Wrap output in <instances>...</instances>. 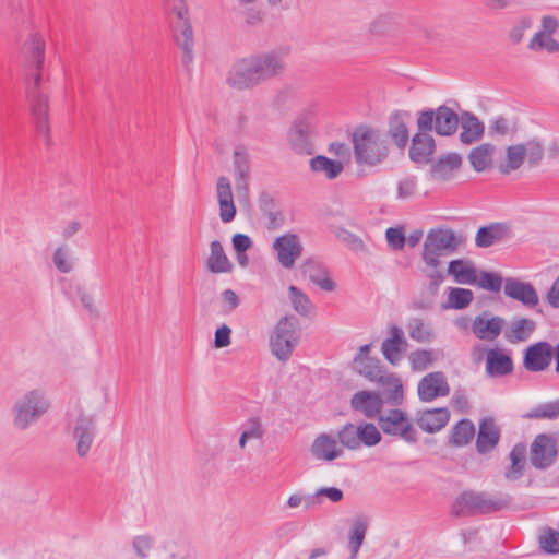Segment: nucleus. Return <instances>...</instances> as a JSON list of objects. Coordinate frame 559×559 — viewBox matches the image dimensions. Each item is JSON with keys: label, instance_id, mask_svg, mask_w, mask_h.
<instances>
[{"label": "nucleus", "instance_id": "7ed1b4c3", "mask_svg": "<svg viewBox=\"0 0 559 559\" xmlns=\"http://www.w3.org/2000/svg\"><path fill=\"white\" fill-rule=\"evenodd\" d=\"M355 162L358 166L377 167L384 163L390 144L380 130L360 124L352 133Z\"/></svg>", "mask_w": 559, "mask_h": 559}, {"label": "nucleus", "instance_id": "5701e85b", "mask_svg": "<svg viewBox=\"0 0 559 559\" xmlns=\"http://www.w3.org/2000/svg\"><path fill=\"white\" fill-rule=\"evenodd\" d=\"M407 341L404 337V332L397 325H391L390 337L385 338L381 345V352L384 358L391 365H397L402 360V354L406 350Z\"/></svg>", "mask_w": 559, "mask_h": 559}, {"label": "nucleus", "instance_id": "f8f14e48", "mask_svg": "<svg viewBox=\"0 0 559 559\" xmlns=\"http://www.w3.org/2000/svg\"><path fill=\"white\" fill-rule=\"evenodd\" d=\"M378 421L384 433L399 437L408 443L417 441L416 430L404 411L391 409L386 415H379Z\"/></svg>", "mask_w": 559, "mask_h": 559}, {"label": "nucleus", "instance_id": "0e129e2a", "mask_svg": "<svg viewBox=\"0 0 559 559\" xmlns=\"http://www.w3.org/2000/svg\"><path fill=\"white\" fill-rule=\"evenodd\" d=\"M416 191V178L406 177L400 180L397 185V197L400 199H407L415 194Z\"/></svg>", "mask_w": 559, "mask_h": 559}, {"label": "nucleus", "instance_id": "bf43d9fd", "mask_svg": "<svg viewBox=\"0 0 559 559\" xmlns=\"http://www.w3.org/2000/svg\"><path fill=\"white\" fill-rule=\"evenodd\" d=\"M525 157L531 166H536L543 158L544 150L539 141L531 140L524 144Z\"/></svg>", "mask_w": 559, "mask_h": 559}, {"label": "nucleus", "instance_id": "37998d69", "mask_svg": "<svg viewBox=\"0 0 559 559\" xmlns=\"http://www.w3.org/2000/svg\"><path fill=\"white\" fill-rule=\"evenodd\" d=\"M475 435V427L469 419H461L452 429L449 443L455 447L466 445Z\"/></svg>", "mask_w": 559, "mask_h": 559}, {"label": "nucleus", "instance_id": "864d4df0", "mask_svg": "<svg viewBox=\"0 0 559 559\" xmlns=\"http://www.w3.org/2000/svg\"><path fill=\"white\" fill-rule=\"evenodd\" d=\"M539 544L542 549L547 554H558L559 552V532L551 528L546 527L543 530L539 535Z\"/></svg>", "mask_w": 559, "mask_h": 559}, {"label": "nucleus", "instance_id": "f704fd0d", "mask_svg": "<svg viewBox=\"0 0 559 559\" xmlns=\"http://www.w3.org/2000/svg\"><path fill=\"white\" fill-rule=\"evenodd\" d=\"M301 272L313 284L321 289L332 292L335 288L334 282L329 277L328 271L313 260H308L301 265Z\"/></svg>", "mask_w": 559, "mask_h": 559}, {"label": "nucleus", "instance_id": "39448f33", "mask_svg": "<svg viewBox=\"0 0 559 559\" xmlns=\"http://www.w3.org/2000/svg\"><path fill=\"white\" fill-rule=\"evenodd\" d=\"M50 403L43 391L34 389L25 393L12 406V424L24 431L35 424L49 409Z\"/></svg>", "mask_w": 559, "mask_h": 559}, {"label": "nucleus", "instance_id": "6e6552de", "mask_svg": "<svg viewBox=\"0 0 559 559\" xmlns=\"http://www.w3.org/2000/svg\"><path fill=\"white\" fill-rule=\"evenodd\" d=\"M506 503L486 492L463 491L452 506V513L456 518L475 514H488L501 510Z\"/></svg>", "mask_w": 559, "mask_h": 559}, {"label": "nucleus", "instance_id": "a19ab883", "mask_svg": "<svg viewBox=\"0 0 559 559\" xmlns=\"http://www.w3.org/2000/svg\"><path fill=\"white\" fill-rule=\"evenodd\" d=\"M495 146L490 143H483L474 147L468 154V160L475 171H484L492 160Z\"/></svg>", "mask_w": 559, "mask_h": 559}, {"label": "nucleus", "instance_id": "c756f323", "mask_svg": "<svg viewBox=\"0 0 559 559\" xmlns=\"http://www.w3.org/2000/svg\"><path fill=\"white\" fill-rule=\"evenodd\" d=\"M462 165V157L457 153H449L438 158L430 168V176L435 180H449L453 173Z\"/></svg>", "mask_w": 559, "mask_h": 559}, {"label": "nucleus", "instance_id": "8fccbe9b", "mask_svg": "<svg viewBox=\"0 0 559 559\" xmlns=\"http://www.w3.org/2000/svg\"><path fill=\"white\" fill-rule=\"evenodd\" d=\"M504 283L502 276L498 273L480 271L479 276L477 275V283L480 288L498 293L500 292L502 284Z\"/></svg>", "mask_w": 559, "mask_h": 559}, {"label": "nucleus", "instance_id": "cd10ccee", "mask_svg": "<svg viewBox=\"0 0 559 559\" xmlns=\"http://www.w3.org/2000/svg\"><path fill=\"white\" fill-rule=\"evenodd\" d=\"M510 236V227L504 223H492L481 226L475 237V245L478 248H489Z\"/></svg>", "mask_w": 559, "mask_h": 559}, {"label": "nucleus", "instance_id": "a878e982", "mask_svg": "<svg viewBox=\"0 0 559 559\" xmlns=\"http://www.w3.org/2000/svg\"><path fill=\"white\" fill-rule=\"evenodd\" d=\"M488 312L477 316L473 322L472 329L478 338L493 341L500 335L504 319L501 317L488 318Z\"/></svg>", "mask_w": 559, "mask_h": 559}, {"label": "nucleus", "instance_id": "4d7b16f0", "mask_svg": "<svg viewBox=\"0 0 559 559\" xmlns=\"http://www.w3.org/2000/svg\"><path fill=\"white\" fill-rule=\"evenodd\" d=\"M52 261L61 273H70L73 269L72 263L69 261V249L66 246H60L55 250Z\"/></svg>", "mask_w": 559, "mask_h": 559}, {"label": "nucleus", "instance_id": "aec40b11", "mask_svg": "<svg viewBox=\"0 0 559 559\" xmlns=\"http://www.w3.org/2000/svg\"><path fill=\"white\" fill-rule=\"evenodd\" d=\"M430 131H419L413 136L409 146V158L417 164H428L436 151L435 139Z\"/></svg>", "mask_w": 559, "mask_h": 559}, {"label": "nucleus", "instance_id": "f3484780", "mask_svg": "<svg viewBox=\"0 0 559 559\" xmlns=\"http://www.w3.org/2000/svg\"><path fill=\"white\" fill-rule=\"evenodd\" d=\"M552 347L548 342H537L524 350L523 366L527 371H544L550 365Z\"/></svg>", "mask_w": 559, "mask_h": 559}, {"label": "nucleus", "instance_id": "6e6d98bb", "mask_svg": "<svg viewBox=\"0 0 559 559\" xmlns=\"http://www.w3.org/2000/svg\"><path fill=\"white\" fill-rule=\"evenodd\" d=\"M407 329L409 337L416 342L426 343L432 337L431 331L425 328L424 321L419 318L411 320Z\"/></svg>", "mask_w": 559, "mask_h": 559}, {"label": "nucleus", "instance_id": "f03ea898", "mask_svg": "<svg viewBox=\"0 0 559 559\" xmlns=\"http://www.w3.org/2000/svg\"><path fill=\"white\" fill-rule=\"evenodd\" d=\"M285 69L276 51L253 55L237 60L228 71L226 82L237 91L251 90L280 75Z\"/></svg>", "mask_w": 559, "mask_h": 559}, {"label": "nucleus", "instance_id": "7c9ffc66", "mask_svg": "<svg viewBox=\"0 0 559 559\" xmlns=\"http://www.w3.org/2000/svg\"><path fill=\"white\" fill-rule=\"evenodd\" d=\"M311 453L318 460L333 461L342 455L343 450L337 447L335 438L328 433H321L314 439Z\"/></svg>", "mask_w": 559, "mask_h": 559}, {"label": "nucleus", "instance_id": "5fc2aeb1", "mask_svg": "<svg viewBox=\"0 0 559 559\" xmlns=\"http://www.w3.org/2000/svg\"><path fill=\"white\" fill-rule=\"evenodd\" d=\"M337 438L343 447L349 450L359 449L357 426H355L354 424L348 423L344 425L343 428L338 431Z\"/></svg>", "mask_w": 559, "mask_h": 559}, {"label": "nucleus", "instance_id": "4c0bfd02", "mask_svg": "<svg viewBox=\"0 0 559 559\" xmlns=\"http://www.w3.org/2000/svg\"><path fill=\"white\" fill-rule=\"evenodd\" d=\"M448 273L452 275L456 283L475 285L477 283V270L471 261L452 260L448 266Z\"/></svg>", "mask_w": 559, "mask_h": 559}, {"label": "nucleus", "instance_id": "a211bd4d", "mask_svg": "<svg viewBox=\"0 0 559 559\" xmlns=\"http://www.w3.org/2000/svg\"><path fill=\"white\" fill-rule=\"evenodd\" d=\"M383 389L385 395V402L393 405L400 406L404 400L403 384L399 377L394 373L389 372L384 367L374 377L373 381Z\"/></svg>", "mask_w": 559, "mask_h": 559}, {"label": "nucleus", "instance_id": "680f3d73", "mask_svg": "<svg viewBox=\"0 0 559 559\" xmlns=\"http://www.w3.org/2000/svg\"><path fill=\"white\" fill-rule=\"evenodd\" d=\"M532 26L530 17L520 19L509 32V39L512 44H520L523 39L524 32Z\"/></svg>", "mask_w": 559, "mask_h": 559}, {"label": "nucleus", "instance_id": "9d476101", "mask_svg": "<svg viewBox=\"0 0 559 559\" xmlns=\"http://www.w3.org/2000/svg\"><path fill=\"white\" fill-rule=\"evenodd\" d=\"M314 126L310 116H298L287 131V143L289 148L297 155H312Z\"/></svg>", "mask_w": 559, "mask_h": 559}, {"label": "nucleus", "instance_id": "de8ad7c7", "mask_svg": "<svg viewBox=\"0 0 559 559\" xmlns=\"http://www.w3.org/2000/svg\"><path fill=\"white\" fill-rule=\"evenodd\" d=\"M366 532H367L366 519L356 518L353 521V526H352V531L349 534V540H348V547H349L353 558L357 555V552L365 539Z\"/></svg>", "mask_w": 559, "mask_h": 559}, {"label": "nucleus", "instance_id": "473e14b6", "mask_svg": "<svg viewBox=\"0 0 559 559\" xmlns=\"http://www.w3.org/2000/svg\"><path fill=\"white\" fill-rule=\"evenodd\" d=\"M513 371V361L509 355L497 348L489 349L486 358V372L490 377H503Z\"/></svg>", "mask_w": 559, "mask_h": 559}, {"label": "nucleus", "instance_id": "ea45409f", "mask_svg": "<svg viewBox=\"0 0 559 559\" xmlns=\"http://www.w3.org/2000/svg\"><path fill=\"white\" fill-rule=\"evenodd\" d=\"M402 20L396 12L382 13L370 23L369 31L376 35L389 34L400 28Z\"/></svg>", "mask_w": 559, "mask_h": 559}, {"label": "nucleus", "instance_id": "dca6fc26", "mask_svg": "<svg viewBox=\"0 0 559 559\" xmlns=\"http://www.w3.org/2000/svg\"><path fill=\"white\" fill-rule=\"evenodd\" d=\"M503 293L507 297L520 301L527 308H534L539 302L535 287L531 283L515 277L504 280Z\"/></svg>", "mask_w": 559, "mask_h": 559}, {"label": "nucleus", "instance_id": "c9c22d12", "mask_svg": "<svg viewBox=\"0 0 559 559\" xmlns=\"http://www.w3.org/2000/svg\"><path fill=\"white\" fill-rule=\"evenodd\" d=\"M536 329L535 321L527 318L513 320L504 331V337L511 344L525 342Z\"/></svg>", "mask_w": 559, "mask_h": 559}, {"label": "nucleus", "instance_id": "4468645a", "mask_svg": "<svg viewBox=\"0 0 559 559\" xmlns=\"http://www.w3.org/2000/svg\"><path fill=\"white\" fill-rule=\"evenodd\" d=\"M449 393L450 385L442 371L426 374L417 385V394L421 402H431L437 397L447 396Z\"/></svg>", "mask_w": 559, "mask_h": 559}, {"label": "nucleus", "instance_id": "79ce46f5", "mask_svg": "<svg viewBox=\"0 0 559 559\" xmlns=\"http://www.w3.org/2000/svg\"><path fill=\"white\" fill-rule=\"evenodd\" d=\"M506 153V163L499 166V170L502 175H509L518 170L525 160L524 144L510 145L507 147Z\"/></svg>", "mask_w": 559, "mask_h": 559}, {"label": "nucleus", "instance_id": "a18cd8bd", "mask_svg": "<svg viewBox=\"0 0 559 559\" xmlns=\"http://www.w3.org/2000/svg\"><path fill=\"white\" fill-rule=\"evenodd\" d=\"M474 299V293L467 288L450 287L448 302L443 308L464 309L471 305Z\"/></svg>", "mask_w": 559, "mask_h": 559}, {"label": "nucleus", "instance_id": "2f4dec72", "mask_svg": "<svg viewBox=\"0 0 559 559\" xmlns=\"http://www.w3.org/2000/svg\"><path fill=\"white\" fill-rule=\"evenodd\" d=\"M233 165L237 190H247L250 178V156L245 147H237L234 151Z\"/></svg>", "mask_w": 559, "mask_h": 559}, {"label": "nucleus", "instance_id": "49530a36", "mask_svg": "<svg viewBox=\"0 0 559 559\" xmlns=\"http://www.w3.org/2000/svg\"><path fill=\"white\" fill-rule=\"evenodd\" d=\"M411 369L415 372L424 371L437 360L433 349H416L408 356Z\"/></svg>", "mask_w": 559, "mask_h": 559}, {"label": "nucleus", "instance_id": "423d86ee", "mask_svg": "<svg viewBox=\"0 0 559 559\" xmlns=\"http://www.w3.org/2000/svg\"><path fill=\"white\" fill-rule=\"evenodd\" d=\"M464 242L450 228H432L428 231L421 252L423 261L430 267L440 265L439 258L447 253H453Z\"/></svg>", "mask_w": 559, "mask_h": 559}, {"label": "nucleus", "instance_id": "0eeeda50", "mask_svg": "<svg viewBox=\"0 0 559 559\" xmlns=\"http://www.w3.org/2000/svg\"><path fill=\"white\" fill-rule=\"evenodd\" d=\"M459 115L445 105L437 109H424L417 114V129L419 131H435L438 135H453L460 124Z\"/></svg>", "mask_w": 559, "mask_h": 559}, {"label": "nucleus", "instance_id": "f257e3e1", "mask_svg": "<svg viewBox=\"0 0 559 559\" xmlns=\"http://www.w3.org/2000/svg\"><path fill=\"white\" fill-rule=\"evenodd\" d=\"M24 59L25 96L34 118L37 131L49 136V98L41 91L45 63V41L38 34H31L22 46Z\"/></svg>", "mask_w": 559, "mask_h": 559}, {"label": "nucleus", "instance_id": "603ef678", "mask_svg": "<svg viewBox=\"0 0 559 559\" xmlns=\"http://www.w3.org/2000/svg\"><path fill=\"white\" fill-rule=\"evenodd\" d=\"M526 418H547V419H556L559 418V400L554 402H548L542 404L535 408H533L530 413L525 415Z\"/></svg>", "mask_w": 559, "mask_h": 559}, {"label": "nucleus", "instance_id": "c03bdc74", "mask_svg": "<svg viewBox=\"0 0 559 559\" xmlns=\"http://www.w3.org/2000/svg\"><path fill=\"white\" fill-rule=\"evenodd\" d=\"M354 364L357 372L370 382L373 381L374 377L383 368L379 359L369 356H356Z\"/></svg>", "mask_w": 559, "mask_h": 559}, {"label": "nucleus", "instance_id": "72a5a7b5", "mask_svg": "<svg viewBox=\"0 0 559 559\" xmlns=\"http://www.w3.org/2000/svg\"><path fill=\"white\" fill-rule=\"evenodd\" d=\"M527 448L524 442H519L512 448L509 459L510 466L504 472V477L508 480H518L524 475V467L526 464Z\"/></svg>", "mask_w": 559, "mask_h": 559}, {"label": "nucleus", "instance_id": "9b49d317", "mask_svg": "<svg viewBox=\"0 0 559 559\" xmlns=\"http://www.w3.org/2000/svg\"><path fill=\"white\" fill-rule=\"evenodd\" d=\"M558 456V440L549 433H538L530 445V463L539 471L548 469Z\"/></svg>", "mask_w": 559, "mask_h": 559}, {"label": "nucleus", "instance_id": "393cba45", "mask_svg": "<svg viewBox=\"0 0 559 559\" xmlns=\"http://www.w3.org/2000/svg\"><path fill=\"white\" fill-rule=\"evenodd\" d=\"M409 117V112L404 110H394L388 121V135L394 142V144L403 150L406 147L409 134L406 126V119Z\"/></svg>", "mask_w": 559, "mask_h": 559}, {"label": "nucleus", "instance_id": "3c124183", "mask_svg": "<svg viewBox=\"0 0 559 559\" xmlns=\"http://www.w3.org/2000/svg\"><path fill=\"white\" fill-rule=\"evenodd\" d=\"M288 292L294 309L299 314L307 316L312 309V304L308 296L294 285L289 286Z\"/></svg>", "mask_w": 559, "mask_h": 559}, {"label": "nucleus", "instance_id": "20e7f679", "mask_svg": "<svg viewBox=\"0 0 559 559\" xmlns=\"http://www.w3.org/2000/svg\"><path fill=\"white\" fill-rule=\"evenodd\" d=\"M169 24L173 38L182 50V66L189 71L193 61L194 39L189 10L185 0L173 1Z\"/></svg>", "mask_w": 559, "mask_h": 559}, {"label": "nucleus", "instance_id": "bb28decb", "mask_svg": "<svg viewBox=\"0 0 559 559\" xmlns=\"http://www.w3.org/2000/svg\"><path fill=\"white\" fill-rule=\"evenodd\" d=\"M450 412L447 407L426 409L418 414V427L428 433L440 431L449 423Z\"/></svg>", "mask_w": 559, "mask_h": 559}, {"label": "nucleus", "instance_id": "338daca9", "mask_svg": "<svg viewBox=\"0 0 559 559\" xmlns=\"http://www.w3.org/2000/svg\"><path fill=\"white\" fill-rule=\"evenodd\" d=\"M230 334L231 330L227 325L223 324L222 326H219L215 331L214 346L216 348H223L228 346L230 344Z\"/></svg>", "mask_w": 559, "mask_h": 559}, {"label": "nucleus", "instance_id": "58836bf2", "mask_svg": "<svg viewBox=\"0 0 559 559\" xmlns=\"http://www.w3.org/2000/svg\"><path fill=\"white\" fill-rule=\"evenodd\" d=\"M309 166L313 173L323 174L330 180L337 178L344 169L342 162L331 159L324 155L312 157Z\"/></svg>", "mask_w": 559, "mask_h": 559}, {"label": "nucleus", "instance_id": "e433bc0d", "mask_svg": "<svg viewBox=\"0 0 559 559\" xmlns=\"http://www.w3.org/2000/svg\"><path fill=\"white\" fill-rule=\"evenodd\" d=\"M206 267L211 273H228L233 270V264L224 252L223 246L218 240L210 243V255L206 260Z\"/></svg>", "mask_w": 559, "mask_h": 559}, {"label": "nucleus", "instance_id": "e2e57ef3", "mask_svg": "<svg viewBox=\"0 0 559 559\" xmlns=\"http://www.w3.org/2000/svg\"><path fill=\"white\" fill-rule=\"evenodd\" d=\"M243 432L248 435L250 439H262L265 430L263 428L262 421L259 417H250L243 424Z\"/></svg>", "mask_w": 559, "mask_h": 559}, {"label": "nucleus", "instance_id": "412c9836", "mask_svg": "<svg viewBox=\"0 0 559 559\" xmlns=\"http://www.w3.org/2000/svg\"><path fill=\"white\" fill-rule=\"evenodd\" d=\"M383 400L380 394L371 391H359L352 395L350 406L354 411L364 414L367 418L381 415Z\"/></svg>", "mask_w": 559, "mask_h": 559}, {"label": "nucleus", "instance_id": "052dcab7", "mask_svg": "<svg viewBox=\"0 0 559 559\" xmlns=\"http://www.w3.org/2000/svg\"><path fill=\"white\" fill-rule=\"evenodd\" d=\"M386 241L393 250H402L405 246L406 238L401 227H389L385 231Z\"/></svg>", "mask_w": 559, "mask_h": 559}, {"label": "nucleus", "instance_id": "09e8293b", "mask_svg": "<svg viewBox=\"0 0 559 559\" xmlns=\"http://www.w3.org/2000/svg\"><path fill=\"white\" fill-rule=\"evenodd\" d=\"M357 437L359 447L365 444L366 447H373L381 441V435L377 427L370 423H364L357 426Z\"/></svg>", "mask_w": 559, "mask_h": 559}, {"label": "nucleus", "instance_id": "4be33fe9", "mask_svg": "<svg viewBox=\"0 0 559 559\" xmlns=\"http://www.w3.org/2000/svg\"><path fill=\"white\" fill-rule=\"evenodd\" d=\"M500 428L492 417H485L479 423L476 449L479 454L491 452L499 443Z\"/></svg>", "mask_w": 559, "mask_h": 559}, {"label": "nucleus", "instance_id": "ddd939ff", "mask_svg": "<svg viewBox=\"0 0 559 559\" xmlns=\"http://www.w3.org/2000/svg\"><path fill=\"white\" fill-rule=\"evenodd\" d=\"M277 261L284 269H292L302 254V243L296 234L287 233L277 237L273 242Z\"/></svg>", "mask_w": 559, "mask_h": 559}, {"label": "nucleus", "instance_id": "1a4fd4ad", "mask_svg": "<svg viewBox=\"0 0 559 559\" xmlns=\"http://www.w3.org/2000/svg\"><path fill=\"white\" fill-rule=\"evenodd\" d=\"M298 320L294 316H285L277 322L270 338L272 354L281 361H286L296 347L298 335Z\"/></svg>", "mask_w": 559, "mask_h": 559}, {"label": "nucleus", "instance_id": "2eb2a0df", "mask_svg": "<svg viewBox=\"0 0 559 559\" xmlns=\"http://www.w3.org/2000/svg\"><path fill=\"white\" fill-rule=\"evenodd\" d=\"M73 438L76 441V453L80 457L87 455L95 438V418L87 416L83 412L79 416L73 426Z\"/></svg>", "mask_w": 559, "mask_h": 559}, {"label": "nucleus", "instance_id": "6ab92c4d", "mask_svg": "<svg viewBox=\"0 0 559 559\" xmlns=\"http://www.w3.org/2000/svg\"><path fill=\"white\" fill-rule=\"evenodd\" d=\"M383 389L385 395V402L393 405L400 406L404 400L403 384L399 377L394 373L389 372L384 367L374 377L373 381Z\"/></svg>", "mask_w": 559, "mask_h": 559}, {"label": "nucleus", "instance_id": "c85d7f7f", "mask_svg": "<svg viewBox=\"0 0 559 559\" xmlns=\"http://www.w3.org/2000/svg\"><path fill=\"white\" fill-rule=\"evenodd\" d=\"M462 131L460 133V141L463 144H473L481 139L484 135V123L472 112L464 111L460 119Z\"/></svg>", "mask_w": 559, "mask_h": 559}, {"label": "nucleus", "instance_id": "b1692460", "mask_svg": "<svg viewBox=\"0 0 559 559\" xmlns=\"http://www.w3.org/2000/svg\"><path fill=\"white\" fill-rule=\"evenodd\" d=\"M216 195L222 222H231L236 216V206L234 203L231 185L227 177H218L216 182Z\"/></svg>", "mask_w": 559, "mask_h": 559}, {"label": "nucleus", "instance_id": "13d9d810", "mask_svg": "<svg viewBox=\"0 0 559 559\" xmlns=\"http://www.w3.org/2000/svg\"><path fill=\"white\" fill-rule=\"evenodd\" d=\"M76 296L79 297L80 301L82 302L83 307L86 309V311L93 317L98 318L99 311L94 305V298L91 293L86 289L85 286L78 285L75 287Z\"/></svg>", "mask_w": 559, "mask_h": 559}, {"label": "nucleus", "instance_id": "69168bd1", "mask_svg": "<svg viewBox=\"0 0 559 559\" xmlns=\"http://www.w3.org/2000/svg\"><path fill=\"white\" fill-rule=\"evenodd\" d=\"M152 546L153 539L147 535L136 536L133 539V549L135 550L136 555L143 559L146 558V552L152 548Z\"/></svg>", "mask_w": 559, "mask_h": 559}, {"label": "nucleus", "instance_id": "774afa93", "mask_svg": "<svg viewBox=\"0 0 559 559\" xmlns=\"http://www.w3.org/2000/svg\"><path fill=\"white\" fill-rule=\"evenodd\" d=\"M231 241L236 253H243L252 247L251 238L245 234H235Z\"/></svg>", "mask_w": 559, "mask_h": 559}]
</instances>
